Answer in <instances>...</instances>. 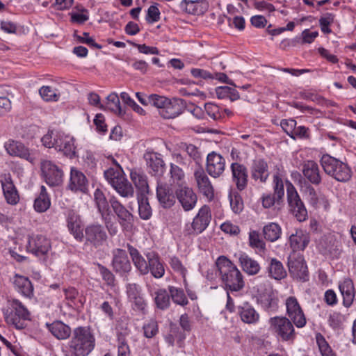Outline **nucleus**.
<instances>
[{
	"mask_svg": "<svg viewBox=\"0 0 356 356\" xmlns=\"http://www.w3.org/2000/svg\"><path fill=\"white\" fill-rule=\"evenodd\" d=\"M95 338L90 329L79 326L72 331L70 340L68 341L69 352L65 356H88L94 349Z\"/></svg>",
	"mask_w": 356,
	"mask_h": 356,
	"instance_id": "1",
	"label": "nucleus"
},
{
	"mask_svg": "<svg viewBox=\"0 0 356 356\" xmlns=\"http://www.w3.org/2000/svg\"><path fill=\"white\" fill-rule=\"evenodd\" d=\"M216 267L227 291L238 292L245 286L243 275L237 267L226 257L220 256Z\"/></svg>",
	"mask_w": 356,
	"mask_h": 356,
	"instance_id": "2",
	"label": "nucleus"
},
{
	"mask_svg": "<svg viewBox=\"0 0 356 356\" xmlns=\"http://www.w3.org/2000/svg\"><path fill=\"white\" fill-rule=\"evenodd\" d=\"M269 329L276 339L282 342L293 343L296 339L297 333L294 324L286 316H276L268 320Z\"/></svg>",
	"mask_w": 356,
	"mask_h": 356,
	"instance_id": "3",
	"label": "nucleus"
},
{
	"mask_svg": "<svg viewBox=\"0 0 356 356\" xmlns=\"http://www.w3.org/2000/svg\"><path fill=\"white\" fill-rule=\"evenodd\" d=\"M3 316L7 324L22 330L26 326V321L30 320V312L19 300L12 299L3 310Z\"/></svg>",
	"mask_w": 356,
	"mask_h": 356,
	"instance_id": "4",
	"label": "nucleus"
},
{
	"mask_svg": "<svg viewBox=\"0 0 356 356\" xmlns=\"http://www.w3.org/2000/svg\"><path fill=\"white\" fill-rule=\"evenodd\" d=\"M320 161L325 172L337 181L345 182L351 178L352 171L347 163L328 154H323Z\"/></svg>",
	"mask_w": 356,
	"mask_h": 356,
	"instance_id": "5",
	"label": "nucleus"
},
{
	"mask_svg": "<svg viewBox=\"0 0 356 356\" xmlns=\"http://www.w3.org/2000/svg\"><path fill=\"white\" fill-rule=\"evenodd\" d=\"M286 197L289 211L299 221L303 222L307 220V210L301 200L296 188L289 181H286Z\"/></svg>",
	"mask_w": 356,
	"mask_h": 356,
	"instance_id": "6",
	"label": "nucleus"
},
{
	"mask_svg": "<svg viewBox=\"0 0 356 356\" xmlns=\"http://www.w3.org/2000/svg\"><path fill=\"white\" fill-rule=\"evenodd\" d=\"M211 220L210 208L207 205H204L199 209L193 222L185 225L183 232L185 235H198L207 228Z\"/></svg>",
	"mask_w": 356,
	"mask_h": 356,
	"instance_id": "7",
	"label": "nucleus"
},
{
	"mask_svg": "<svg viewBox=\"0 0 356 356\" xmlns=\"http://www.w3.org/2000/svg\"><path fill=\"white\" fill-rule=\"evenodd\" d=\"M286 315L291 320L298 328L305 326L307 320L304 312L295 296H289L286 299Z\"/></svg>",
	"mask_w": 356,
	"mask_h": 356,
	"instance_id": "8",
	"label": "nucleus"
},
{
	"mask_svg": "<svg viewBox=\"0 0 356 356\" xmlns=\"http://www.w3.org/2000/svg\"><path fill=\"white\" fill-rule=\"evenodd\" d=\"M288 267L290 274L296 280L306 282L309 280V272L303 257L292 253L288 258Z\"/></svg>",
	"mask_w": 356,
	"mask_h": 356,
	"instance_id": "9",
	"label": "nucleus"
},
{
	"mask_svg": "<svg viewBox=\"0 0 356 356\" xmlns=\"http://www.w3.org/2000/svg\"><path fill=\"white\" fill-rule=\"evenodd\" d=\"M257 302L267 312H276L279 308L278 293L271 286L258 291Z\"/></svg>",
	"mask_w": 356,
	"mask_h": 356,
	"instance_id": "10",
	"label": "nucleus"
},
{
	"mask_svg": "<svg viewBox=\"0 0 356 356\" xmlns=\"http://www.w3.org/2000/svg\"><path fill=\"white\" fill-rule=\"evenodd\" d=\"M42 175L45 182L50 186H57L63 181V172L56 164L50 161L41 162Z\"/></svg>",
	"mask_w": 356,
	"mask_h": 356,
	"instance_id": "11",
	"label": "nucleus"
},
{
	"mask_svg": "<svg viewBox=\"0 0 356 356\" xmlns=\"http://www.w3.org/2000/svg\"><path fill=\"white\" fill-rule=\"evenodd\" d=\"M84 231L85 244L97 248L102 245L107 239L106 232L103 225L100 224H90L86 227Z\"/></svg>",
	"mask_w": 356,
	"mask_h": 356,
	"instance_id": "12",
	"label": "nucleus"
},
{
	"mask_svg": "<svg viewBox=\"0 0 356 356\" xmlns=\"http://www.w3.org/2000/svg\"><path fill=\"white\" fill-rule=\"evenodd\" d=\"M176 199L185 211L194 209L197 202V196L193 188L187 185H180L175 190Z\"/></svg>",
	"mask_w": 356,
	"mask_h": 356,
	"instance_id": "13",
	"label": "nucleus"
},
{
	"mask_svg": "<svg viewBox=\"0 0 356 356\" xmlns=\"http://www.w3.org/2000/svg\"><path fill=\"white\" fill-rule=\"evenodd\" d=\"M225 159L216 152L209 153L207 156L206 170L211 177H220L225 172Z\"/></svg>",
	"mask_w": 356,
	"mask_h": 356,
	"instance_id": "14",
	"label": "nucleus"
},
{
	"mask_svg": "<svg viewBox=\"0 0 356 356\" xmlns=\"http://www.w3.org/2000/svg\"><path fill=\"white\" fill-rule=\"evenodd\" d=\"M109 203L118 218V221L124 230H129L132 227L134 216L126 207L122 205L115 197L109 200Z\"/></svg>",
	"mask_w": 356,
	"mask_h": 356,
	"instance_id": "15",
	"label": "nucleus"
},
{
	"mask_svg": "<svg viewBox=\"0 0 356 356\" xmlns=\"http://www.w3.org/2000/svg\"><path fill=\"white\" fill-rule=\"evenodd\" d=\"M113 270L120 276H127L131 270V262L124 250L118 248L113 252Z\"/></svg>",
	"mask_w": 356,
	"mask_h": 356,
	"instance_id": "16",
	"label": "nucleus"
},
{
	"mask_svg": "<svg viewBox=\"0 0 356 356\" xmlns=\"http://www.w3.org/2000/svg\"><path fill=\"white\" fill-rule=\"evenodd\" d=\"M50 248V241L42 235L32 236L29 238L27 250L36 257L46 255Z\"/></svg>",
	"mask_w": 356,
	"mask_h": 356,
	"instance_id": "17",
	"label": "nucleus"
},
{
	"mask_svg": "<svg viewBox=\"0 0 356 356\" xmlns=\"http://www.w3.org/2000/svg\"><path fill=\"white\" fill-rule=\"evenodd\" d=\"M74 138L63 133H57L56 134L55 149L70 158L72 159L76 156V146L74 145Z\"/></svg>",
	"mask_w": 356,
	"mask_h": 356,
	"instance_id": "18",
	"label": "nucleus"
},
{
	"mask_svg": "<svg viewBox=\"0 0 356 356\" xmlns=\"http://www.w3.org/2000/svg\"><path fill=\"white\" fill-rule=\"evenodd\" d=\"M156 197L162 207H172L176 202V194L170 184L158 183L156 186Z\"/></svg>",
	"mask_w": 356,
	"mask_h": 356,
	"instance_id": "19",
	"label": "nucleus"
},
{
	"mask_svg": "<svg viewBox=\"0 0 356 356\" xmlns=\"http://www.w3.org/2000/svg\"><path fill=\"white\" fill-rule=\"evenodd\" d=\"M194 177L200 192L207 198L212 199L214 196L213 188L209 178L201 166L195 170Z\"/></svg>",
	"mask_w": 356,
	"mask_h": 356,
	"instance_id": "20",
	"label": "nucleus"
},
{
	"mask_svg": "<svg viewBox=\"0 0 356 356\" xmlns=\"http://www.w3.org/2000/svg\"><path fill=\"white\" fill-rule=\"evenodd\" d=\"M66 221L70 234L76 240L82 242L84 240V236L80 216L74 210H70L67 214Z\"/></svg>",
	"mask_w": 356,
	"mask_h": 356,
	"instance_id": "21",
	"label": "nucleus"
},
{
	"mask_svg": "<svg viewBox=\"0 0 356 356\" xmlns=\"http://www.w3.org/2000/svg\"><path fill=\"white\" fill-rule=\"evenodd\" d=\"M4 147L10 155L26 159L31 163H34V157L31 154L29 148L22 143L14 140H9L5 143Z\"/></svg>",
	"mask_w": 356,
	"mask_h": 356,
	"instance_id": "22",
	"label": "nucleus"
},
{
	"mask_svg": "<svg viewBox=\"0 0 356 356\" xmlns=\"http://www.w3.org/2000/svg\"><path fill=\"white\" fill-rule=\"evenodd\" d=\"M232 175V181L236 184V188L243 191L248 184V169L241 163L234 162L230 165Z\"/></svg>",
	"mask_w": 356,
	"mask_h": 356,
	"instance_id": "23",
	"label": "nucleus"
},
{
	"mask_svg": "<svg viewBox=\"0 0 356 356\" xmlns=\"http://www.w3.org/2000/svg\"><path fill=\"white\" fill-rule=\"evenodd\" d=\"M184 108L183 99H169L163 109L159 110V115L165 119L175 118L183 113Z\"/></svg>",
	"mask_w": 356,
	"mask_h": 356,
	"instance_id": "24",
	"label": "nucleus"
},
{
	"mask_svg": "<svg viewBox=\"0 0 356 356\" xmlns=\"http://www.w3.org/2000/svg\"><path fill=\"white\" fill-rule=\"evenodd\" d=\"M13 283L15 289L23 296L29 299L33 297V286L28 277L16 274L13 278Z\"/></svg>",
	"mask_w": 356,
	"mask_h": 356,
	"instance_id": "25",
	"label": "nucleus"
},
{
	"mask_svg": "<svg viewBox=\"0 0 356 356\" xmlns=\"http://www.w3.org/2000/svg\"><path fill=\"white\" fill-rule=\"evenodd\" d=\"M339 288L343 296V305L346 307H350L355 296V289L353 281L349 277L344 278L339 282Z\"/></svg>",
	"mask_w": 356,
	"mask_h": 356,
	"instance_id": "26",
	"label": "nucleus"
},
{
	"mask_svg": "<svg viewBox=\"0 0 356 356\" xmlns=\"http://www.w3.org/2000/svg\"><path fill=\"white\" fill-rule=\"evenodd\" d=\"M151 173L157 175L163 173L165 163L160 154L154 152H146L143 156Z\"/></svg>",
	"mask_w": 356,
	"mask_h": 356,
	"instance_id": "27",
	"label": "nucleus"
},
{
	"mask_svg": "<svg viewBox=\"0 0 356 356\" xmlns=\"http://www.w3.org/2000/svg\"><path fill=\"white\" fill-rule=\"evenodd\" d=\"M251 177L255 181L259 180L265 183L269 177L268 167L266 161L262 159H255L251 165Z\"/></svg>",
	"mask_w": 356,
	"mask_h": 356,
	"instance_id": "28",
	"label": "nucleus"
},
{
	"mask_svg": "<svg viewBox=\"0 0 356 356\" xmlns=\"http://www.w3.org/2000/svg\"><path fill=\"white\" fill-rule=\"evenodd\" d=\"M303 175L308 181L314 185H319L321 182V176L318 165L314 161H305L302 165Z\"/></svg>",
	"mask_w": 356,
	"mask_h": 356,
	"instance_id": "29",
	"label": "nucleus"
},
{
	"mask_svg": "<svg viewBox=\"0 0 356 356\" xmlns=\"http://www.w3.org/2000/svg\"><path fill=\"white\" fill-rule=\"evenodd\" d=\"M127 248L135 267L142 275H147L149 273L148 261H147L139 251L131 245L127 243Z\"/></svg>",
	"mask_w": 356,
	"mask_h": 356,
	"instance_id": "30",
	"label": "nucleus"
},
{
	"mask_svg": "<svg viewBox=\"0 0 356 356\" xmlns=\"http://www.w3.org/2000/svg\"><path fill=\"white\" fill-rule=\"evenodd\" d=\"M145 256L148 260L149 271L155 278H161L164 275L165 268L159 254L155 252H149Z\"/></svg>",
	"mask_w": 356,
	"mask_h": 356,
	"instance_id": "31",
	"label": "nucleus"
},
{
	"mask_svg": "<svg viewBox=\"0 0 356 356\" xmlns=\"http://www.w3.org/2000/svg\"><path fill=\"white\" fill-rule=\"evenodd\" d=\"M238 313L241 321L248 324L255 323L259 319V313L248 302L238 307Z\"/></svg>",
	"mask_w": 356,
	"mask_h": 356,
	"instance_id": "32",
	"label": "nucleus"
},
{
	"mask_svg": "<svg viewBox=\"0 0 356 356\" xmlns=\"http://www.w3.org/2000/svg\"><path fill=\"white\" fill-rule=\"evenodd\" d=\"M310 238L309 234L301 229L296 231L289 237V243L293 251L303 250L309 243Z\"/></svg>",
	"mask_w": 356,
	"mask_h": 356,
	"instance_id": "33",
	"label": "nucleus"
},
{
	"mask_svg": "<svg viewBox=\"0 0 356 356\" xmlns=\"http://www.w3.org/2000/svg\"><path fill=\"white\" fill-rule=\"evenodd\" d=\"M49 332L58 339L64 340L69 338L72 334L70 326L60 321H54L52 323L47 324Z\"/></svg>",
	"mask_w": 356,
	"mask_h": 356,
	"instance_id": "34",
	"label": "nucleus"
},
{
	"mask_svg": "<svg viewBox=\"0 0 356 356\" xmlns=\"http://www.w3.org/2000/svg\"><path fill=\"white\" fill-rule=\"evenodd\" d=\"M3 195L7 202L10 204H16L19 202V195L17 191L10 178V177H5L1 181Z\"/></svg>",
	"mask_w": 356,
	"mask_h": 356,
	"instance_id": "35",
	"label": "nucleus"
},
{
	"mask_svg": "<svg viewBox=\"0 0 356 356\" xmlns=\"http://www.w3.org/2000/svg\"><path fill=\"white\" fill-rule=\"evenodd\" d=\"M87 184L86 176L81 172L72 168L69 188L74 191L84 192L87 189Z\"/></svg>",
	"mask_w": 356,
	"mask_h": 356,
	"instance_id": "36",
	"label": "nucleus"
},
{
	"mask_svg": "<svg viewBox=\"0 0 356 356\" xmlns=\"http://www.w3.org/2000/svg\"><path fill=\"white\" fill-rule=\"evenodd\" d=\"M239 262L243 270L249 275H257L260 271L259 264L245 254H241Z\"/></svg>",
	"mask_w": 356,
	"mask_h": 356,
	"instance_id": "37",
	"label": "nucleus"
},
{
	"mask_svg": "<svg viewBox=\"0 0 356 356\" xmlns=\"http://www.w3.org/2000/svg\"><path fill=\"white\" fill-rule=\"evenodd\" d=\"M112 187L123 197L134 196V188L125 177L118 179Z\"/></svg>",
	"mask_w": 356,
	"mask_h": 356,
	"instance_id": "38",
	"label": "nucleus"
},
{
	"mask_svg": "<svg viewBox=\"0 0 356 356\" xmlns=\"http://www.w3.org/2000/svg\"><path fill=\"white\" fill-rule=\"evenodd\" d=\"M94 200L101 216L111 212L108 202L102 191L100 189L95 190L94 193Z\"/></svg>",
	"mask_w": 356,
	"mask_h": 356,
	"instance_id": "39",
	"label": "nucleus"
},
{
	"mask_svg": "<svg viewBox=\"0 0 356 356\" xmlns=\"http://www.w3.org/2000/svg\"><path fill=\"white\" fill-rule=\"evenodd\" d=\"M268 273L270 277L277 280H280L286 276V272L282 264L275 258L270 260Z\"/></svg>",
	"mask_w": 356,
	"mask_h": 356,
	"instance_id": "40",
	"label": "nucleus"
},
{
	"mask_svg": "<svg viewBox=\"0 0 356 356\" xmlns=\"http://www.w3.org/2000/svg\"><path fill=\"white\" fill-rule=\"evenodd\" d=\"M170 294L165 289H160L155 292L154 302L157 308L165 310L170 306Z\"/></svg>",
	"mask_w": 356,
	"mask_h": 356,
	"instance_id": "41",
	"label": "nucleus"
},
{
	"mask_svg": "<svg viewBox=\"0 0 356 356\" xmlns=\"http://www.w3.org/2000/svg\"><path fill=\"white\" fill-rule=\"evenodd\" d=\"M104 108L108 109L120 116H122L125 113V111L121 107L120 98L115 92H112L108 95Z\"/></svg>",
	"mask_w": 356,
	"mask_h": 356,
	"instance_id": "42",
	"label": "nucleus"
},
{
	"mask_svg": "<svg viewBox=\"0 0 356 356\" xmlns=\"http://www.w3.org/2000/svg\"><path fill=\"white\" fill-rule=\"evenodd\" d=\"M138 213L143 220H148L152 214V210L145 195L141 193L138 196Z\"/></svg>",
	"mask_w": 356,
	"mask_h": 356,
	"instance_id": "43",
	"label": "nucleus"
},
{
	"mask_svg": "<svg viewBox=\"0 0 356 356\" xmlns=\"http://www.w3.org/2000/svg\"><path fill=\"white\" fill-rule=\"evenodd\" d=\"M168 291L173 302L176 305L184 307L188 304V300L181 288L174 286H168Z\"/></svg>",
	"mask_w": 356,
	"mask_h": 356,
	"instance_id": "44",
	"label": "nucleus"
},
{
	"mask_svg": "<svg viewBox=\"0 0 356 356\" xmlns=\"http://www.w3.org/2000/svg\"><path fill=\"white\" fill-rule=\"evenodd\" d=\"M307 191L309 195L310 203L315 207H323L327 210L330 207V203L325 196L321 195L318 197L314 188L309 186L307 187Z\"/></svg>",
	"mask_w": 356,
	"mask_h": 356,
	"instance_id": "45",
	"label": "nucleus"
},
{
	"mask_svg": "<svg viewBox=\"0 0 356 356\" xmlns=\"http://www.w3.org/2000/svg\"><path fill=\"white\" fill-rule=\"evenodd\" d=\"M263 232L266 240L274 242L280 237L281 228L277 223L270 222L264 226Z\"/></svg>",
	"mask_w": 356,
	"mask_h": 356,
	"instance_id": "46",
	"label": "nucleus"
},
{
	"mask_svg": "<svg viewBox=\"0 0 356 356\" xmlns=\"http://www.w3.org/2000/svg\"><path fill=\"white\" fill-rule=\"evenodd\" d=\"M206 113L214 121H219L223 119L222 108L217 104L208 102L204 104Z\"/></svg>",
	"mask_w": 356,
	"mask_h": 356,
	"instance_id": "47",
	"label": "nucleus"
},
{
	"mask_svg": "<svg viewBox=\"0 0 356 356\" xmlns=\"http://www.w3.org/2000/svg\"><path fill=\"white\" fill-rule=\"evenodd\" d=\"M273 183L274 191L273 195L276 197L277 204H280V202H282V199L284 195V183L282 178L277 174L273 176Z\"/></svg>",
	"mask_w": 356,
	"mask_h": 356,
	"instance_id": "48",
	"label": "nucleus"
},
{
	"mask_svg": "<svg viewBox=\"0 0 356 356\" xmlns=\"http://www.w3.org/2000/svg\"><path fill=\"white\" fill-rule=\"evenodd\" d=\"M131 181L134 182L136 187L141 191H147L148 184L145 175L138 172L137 171H131L130 173Z\"/></svg>",
	"mask_w": 356,
	"mask_h": 356,
	"instance_id": "49",
	"label": "nucleus"
},
{
	"mask_svg": "<svg viewBox=\"0 0 356 356\" xmlns=\"http://www.w3.org/2000/svg\"><path fill=\"white\" fill-rule=\"evenodd\" d=\"M170 177L174 184L179 187L180 185H186L184 182L185 174L183 170L178 165L170 164Z\"/></svg>",
	"mask_w": 356,
	"mask_h": 356,
	"instance_id": "50",
	"label": "nucleus"
},
{
	"mask_svg": "<svg viewBox=\"0 0 356 356\" xmlns=\"http://www.w3.org/2000/svg\"><path fill=\"white\" fill-rule=\"evenodd\" d=\"M102 220L111 236H115L118 232V224L115 216L111 213H106L101 216Z\"/></svg>",
	"mask_w": 356,
	"mask_h": 356,
	"instance_id": "51",
	"label": "nucleus"
},
{
	"mask_svg": "<svg viewBox=\"0 0 356 356\" xmlns=\"http://www.w3.org/2000/svg\"><path fill=\"white\" fill-rule=\"evenodd\" d=\"M39 94L45 102H57L60 94L56 90L48 86H44L39 90Z\"/></svg>",
	"mask_w": 356,
	"mask_h": 356,
	"instance_id": "52",
	"label": "nucleus"
},
{
	"mask_svg": "<svg viewBox=\"0 0 356 356\" xmlns=\"http://www.w3.org/2000/svg\"><path fill=\"white\" fill-rule=\"evenodd\" d=\"M316 339L322 356H336L321 334H317Z\"/></svg>",
	"mask_w": 356,
	"mask_h": 356,
	"instance_id": "53",
	"label": "nucleus"
},
{
	"mask_svg": "<svg viewBox=\"0 0 356 356\" xmlns=\"http://www.w3.org/2000/svg\"><path fill=\"white\" fill-rule=\"evenodd\" d=\"M51 202L49 196L40 194L34 201V209L37 212L42 213L46 211L50 207Z\"/></svg>",
	"mask_w": 356,
	"mask_h": 356,
	"instance_id": "54",
	"label": "nucleus"
},
{
	"mask_svg": "<svg viewBox=\"0 0 356 356\" xmlns=\"http://www.w3.org/2000/svg\"><path fill=\"white\" fill-rule=\"evenodd\" d=\"M199 1L183 0L180 3V8L182 10L191 15H199Z\"/></svg>",
	"mask_w": 356,
	"mask_h": 356,
	"instance_id": "55",
	"label": "nucleus"
},
{
	"mask_svg": "<svg viewBox=\"0 0 356 356\" xmlns=\"http://www.w3.org/2000/svg\"><path fill=\"white\" fill-rule=\"evenodd\" d=\"M170 99L164 97L160 96L159 95L152 94L147 97L148 102L152 106L156 107L159 111L163 109L165 104H168Z\"/></svg>",
	"mask_w": 356,
	"mask_h": 356,
	"instance_id": "56",
	"label": "nucleus"
},
{
	"mask_svg": "<svg viewBox=\"0 0 356 356\" xmlns=\"http://www.w3.org/2000/svg\"><path fill=\"white\" fill-rule=\"evenodd\" d=\"M129 301L131 302L132 309L134 311L138 312L142 314H145L147 313V303L142 295L133 298Z\"/></svg>",
	"mask_w": 356,
	"mask_h": 356,
	"instance_id": "57",
	"label": "nucleus"
},
{
	"mask_svg": "<svg viewBox=\"0 0 356 356\" xmlns=\"http://www.w3.org/2000/svg\"><path fill=\"white\" fill-rule=\"evenodd\" d=\"M249 243L252 248H257L259 251H264L265 250V243L260 239L259 234L255 231L250 232Z\"/></svg>",
	"mask_w": 356,
	"mask_h": 356,
	"instance_id": "58",
	"label": "nucleus"
},
{
	"mask_svg": "<svg viewBox=\"0 0 356 356\" xmlns=\"http://www.w3.org/2000/svg\"><path fill=\"white\" fill-rule=\"evenodd\" d=\"M280 126L284 131L291 138H295L293 133L296 127V121L293 119H284L280 122Z\"/></svg>",
	"mask_w": 356,
	"mask_h": 356,
	"instance_id": "59",
	"label": "nucleus"
},
{
	"mask_svg": "<svg viewBox=\"0 0 356 356\" xmlns=\"http://www.w3.org/2000/svg\"><path fill=\"white\" fill-rule=\"evenodd\" d=\"M230 206L235 213H240L243 209V202L239 195H229Z\"/></svg>",
	"mask_w": 356,
	"mask_h": 356,
	"instance_id": "60",
	"label": "nucleus"
},
{
	"mask_svg": "<svg viewBox=\"0 0 356 356\" xmlns=\"http://www.w3.org/2000/svg\"><path fill=\"white\" fill-rule=\"evenodd\" d=\"M104 177L111 186H113L118 179L124 177L120 171L113 168H110L104 172Z\"/></svg>",
	"mask_w": 356,
	"mask_h": 356,
	"instance_id": "61",
	"label": "nucleus"
},
{
	"mask_svg": "<svg viewBox=\"0 0 356 356\" xmlns=\"http://www.w3.org/2000/svg\"><path fill=\"white\" fill-rule=\"evenodd\" d=\"M144 335L147 338L154 337L158 332V325L155 321L151 320L143 325Z\"/></svg>",
	"mask_w": 356,
	"mask_h": 356,
	"instance_id": "62",
	"label": "nucleus"
},
{
	"mask_svg": "<svg viewBox=\"0 0 356 356\" xmlns=\"http://www.w3.org/2000/svg\"><path fill=\"white\" fill-rule=\"evenodd\" d=\"M98 268L102 279L106 282V283L110 286L114 285L115 277L112 272L101 264H98Z\"/></svg>",
	"mask_w": 356,
	"mask_h": 356,
	"instance_id": "63",
	"label": "nucleus"
},
{
	"mask_svg": "<svg viewBox=\"0 0 356 356\" xmlns=\"http://www.w3.org/2000/svg\"><path fill=\"white\" fill-rule=\"evenodd\" d=\"M160 11L156 6L152 5L147 10L146 20L148 23L152 24L160 19Z\"/></svg>",
	"mask_w": 356,
	"mask_h": 356,
	"instance_id": "64",
	"label": "nucleus"
}]
</instances>
